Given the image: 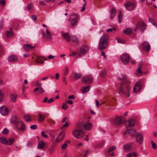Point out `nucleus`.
<instances>
[{"label": "nucleus", "instance_id": "obj_38", "mask_svg": "<svg viewBox=\"0 0 157 157\" xmlns=\"http://www.w3.org/2000/svg\"><path fill=\"white\" fill-rule=\"evenodd\" d=\"M75 79L80 78L82 75L81 74L79 73H76L75 74Z\"/></svg>", "mask_w": 157, "mask_h": 157}, {"label": "nucleus", "instance_id": "obj_46", "mask_svg": "<svg viewBox=\"0 0 157 157\" xmlns=\"http://www.w3.org/2000/svg\"><path fill=\"white\" fill-rule=\"evenodd\" d=\"M41 134L42 137L44 138H47L48 137V136L47 134L45 133V132L43 131L41 132Z\"/></svg>", "mask_w": 157, "mask_h": 157}, {"label": "nucleus", "instance_id": "obj_22", "mask_svg": "<svg viewBox=\"0 0 157 157\" xmlns=\"http://www.w3.org/2000/svg\"><path fill=\"white\" fill-rule=\"evenodd\" d=\"M17 57L15 55H12L8 58L9 61L10 62H13L16 61L17 59Z\"/></svg>", "mask_w": 157, "mask_h": 157}, {"label": "nucleus", "instance_id": "obj_24", "mask_svg": "<svg viewBox=\"0 0 157 157\" xmlns=\"http://www.w3.org/2000/svg\"><path fill=\"white\" fill-rule=\"evenodd\" d=\"M126 133H129L132 137L134 136L136 134V131L134 129H132L130 130H127L126 131Z\"/></svg>", "mask_w": 157, "mask_h": 157}, {"label": "nucleus", "instance_id": "obj_53", "mask_svg": "<svg viewBox=\"0 0 157 157\" xmlns=\"http://www.w3.org/2000/svg\"><path fill=\"white\" fill-rule=\"evenodd\" d=\"M68 123L67 122H66L63 125V126L61 127V129H63L64 127H68Z\"/></svg>", "mask_w": 157, "mask_h": 157}, {"label": "nucleus", "instance_id": "obj_52", "mask_svg": "<svg viewBox=\"0 0 157 157\" xmlns=\"http://www.w3.org/2000/svg\"><path fill=\"white\" fill-rule=\"evenodd\" d=\"M117 42L119 43H121V44H124V43L125 41L122 39L120 38H118L117 39Z\"/></svg>", "mask_w": 157, "mask_h": 157}, {"label": "nucleus", "instance_id": "obj_7", "mask_svg": "<svg viewBox=\"0 0 157 157\" xmlns=\"http://www.w3.org/2000/svg\"><path fill=\"white\" fill-rule=\"evenodd\" d=\"M146 28V25L144 22L142 21H139L137 24L136 29H139L143 31Z\"/></svg>", "mask_w": 157, "mask_h": 157}, {"label": "nucleus", "instance_id": "obj_39", "mask_svg": "<svg viewBox=\"0 0 157 157\" xmlns=\"http://www.w3.org/2000/svg\"><path fill=\"white\" fill-rule=\"evenodd\" d=\"M122 19V16L121 15V11H120L119 14L118 15V21L120 23H121Z\"/></svg>", "mask_w": 157, "mask_h": 157}, {"label": "nucleus", "instance_id": "obj_42", "mask_svg": "<svg viewBox=\"0 0 157 157\" xmlns=\"http://www.w3.org/2000/svg\"><path fill=\"white\" fill-rule=\"evenodd\" d=\"M149 21L151 22L153 25L155 26H157L156 22L155 21L151 18H149Z\"/></svg>", "mask_w": 157, "mask_h": 157}, {"label": "nucleus", "instance_id": "obj_47", "mask_svg": "<svg viewBox=\"0 0 157 157\" xmlns=\"http://www.w3.org/2000/svg\"><path fill=\"white\" fill-rule=\"evenodd\" d=\"M79 52H72V53L70 54L69 55V56H75L76 55H78V54L79 53Z\"/></svg>", "mask_w": 157, "mask_h": 157}, {"label": "nucleus", "instance_id": "obj_15", "mask_svg": "<svg viewBox=\"0 0 157 157\" xmlns=\"http://www.w3.org/2000/svg\"><path fill=\"white\" fill-rule=\"evenodd\" d=\"M141 89V83L138 82L136 83L133 88V92L135 93L139 92Z\"/></svg>", "mask_w": 157, "mask_h": 157}, {"label": "nucleus", "instance_id": "obj_56", "mask_svg": "<svg viewBox=\"0 0 157 157\" xmlns=\"http://www.w3.org/2000/svg\"><path fill=\"white\" fill-rule=\"evenodd\" d=\"M0 3L2 6H4L6 4V0H0Z\"/></svg>", "mask_w": 157, "mask_h": 157}, {"label": "nucleus", "instance_id": "obj_55", "mask_svg": "<svg viewBox=\"0 0 157 157\" xmlns=\"http://www.w3.org/2000/svg\"><path fill=\"white\" fill-rule=\"evenodd\" d=\"M126 78V76L125 75H123L122 77H119L118 78L121 80L124 79Z\"/></svg>", "mask_w": 157, "mask_h": 157}, {"label": "nucleus", "instance_id": "obj_49", "mask_svg": "<svg viewBox=\"0 0 157 157\" xmlns=\"http://www.w3.org/2000/svg\"><path fill=\"white\" fill-rule=\"evenodd\" d=\"M62 108L64 110H66L68 108V106L67 105L66 103H63V104Z\"/></svg>", "mask_w": 157, "mask_h": 157}, {"label": "nucleus", "instance_id": "obj_51", "mask_svg": "<svg viewBox=\"0 0 157 157\" xmlns=\"http://www.w3.org/2000/svg\"><path fill=\"white\" fill-rule=\"evenodd\" d=\"M33 7V5L32 4H30L28 5V6L26 7V8L28 10H29L32 8Z\"/></svg>", "mask_w": 157, "mask_h": 157}, {"label": "nucleus", "instance_id": "obj_3", "mask_svg": "<svg viewBox=\"0 0 157 157\" xmlns=\"http://www.w3.org/2000/svg\"><path fill=\"white\" fill-rule=\"evenodd\" d=\"M11 122L15 124L16 129L23 131L25 129V126L24 122L22 121H18L17 117L15 116L13 117Z\"/></svg>", "mask_w": 157, "mask_h": 157}, {"label": "nucleus", "instance_id": "obj_25", "mask_svg": "<svg viewBox=\"0 0 157 157\" xmlns=\"http://www.w3.org/2000/svg\"><path fill=\"white\" fill-rule=\"evenodd\" d=\"M131 148V145H125L123 146V148L125 152H128L130 151Z\"/></svg>", "mask_w": 157, "mask_h": 157}, {"label": "nucleus", "instance_id": "obj_63", "mask_svg": "<svg viewBox=\"0 0 157 157\" xmlns=\"http://www.w3.org/2000/svg\"><path fill=\"white\" fill-rule=\"evenodd\" d=\"M89 152V151L88 150H87L85 152L84 156V157H86L88 154Z\"/></svg>", "mask_w": 157, "mask_h": 157}, {"label": "nucleus", "instance_id": "obj_10", "mask_svg": "<svg viewBox=\"0 0 157 157\" xmlns=\"http://www.w3.org/2000/svg\"><path fill=\"white\" fill-rule=\"evenodd\" d=\"M83 82L87 83L88 84L91 83L92 81L93 77L91 75H89L83 77L82 78Z\"/></svg>", "mask_w": 157, "mask_h": 157}, {"label": "nucleus", "instance_id": "obj_58", "mask_svg": "<svg viewBox=\"0 0 157 157\" xmlns=\"http://www.w3.org/2000/svg\"><path fill=\"white\" fill-rule=\"evenodd\" d=\"M54 101V100L52 98H51L49 99L47 101V103L48 104H49L53 102Z\"/></svg>", "mask_w": 157, "mask_h": 157}, {"label": "nucleus", "instance_id": "obj_29", "mask_svg": "<svg viewBox=\"0 0 157 157\" xmlns=\"http://www.w3.org/2000/svg\"><path fill=\"white\" fill-rule=\"evenodd\" d=\"M0 142L3 144L6 145H9V143L6 138H0Z\"/></svg>", "mask_w": 157, "mask_h": 157}, {"label": "nucleus", "instance_id": "obj_45", "mask_svg": "<svg viewBox=\"0 0 157 157\" xmlns=\"http://www.w3.org/2000/svg\"><path fill=\"white\" fill-rule=\"evenodd\" d=\"M116 148V147L114 146L110 147L109 149L108 152H111L112 151L114 150Z\"/></svg>", "mask_w": 157, "mask_h": 157}, {"label": "nucleus", "instance_id": "obj_12", "mask_svg": "<svg viewBox=\"0 0 157 157\" xmlns=\"http://www.w3.org/2000/svg\"><path fill=\"white\" fill-rule=\"evenodd\" d=\"M65 133V132L64 131L61 132L56 137V141L58 143L61 142L64 139Z\"/></svg>", "mask_w": 157, "mask_h": 157}, {"label": "nucleus", "instance_id": "obj_1", "mask_svg": "<svg viewBox=\"0 0 157 157\" xmlns=\"http://www.w3.org/2000/svg\"><path fill=\"white\" fill-rule=\"evenodd\" d=\"M131 89L130 82L125 81L120 84L118 90L119 94L122 96L129 97Z\"/></svg>", "mask_w": 157, "mask_h": 157}, {"label": "nucleus", "instance_id": "obj_17", "mask_svg": "<svg viewBox=\"0 0 157 157\" xmlns=\"http://www.w3.org/2000/svg\"><path fill=\"white\" fill-rule=\"evenodd\" d=\"M143 50L145 51H148L150 49L151 47L147 41L143 42L142 45Z\"/></svg>", "mask_w": 157, "mask_h": 157}, {"label": "nucleus", "instance_id": "obj_54", "mask_svg": "<svg viewBox=\"0 0 157 157\" xmlns=\"http://www.w3.org/2000/svg\"><path fill=\"white\" fill-rule=\"evenodd\" d=\"M9 131L6 128H5L2 131V133L4 134H6L8 133Z\"/></svg>", "mask_w": 157, "mask_h": 157}, {"label": "nucleus", "instance_id": "obj_48", "mask_svg": "<svg viewBox=\"0 0 157 157\" xmlns=\"http://www.w3.org/2000/svg\"><path fill=\"white\" fill-rule=\"evenodd\" d=\"M9 145H12L14 141V139L12 138H9Z\"/></svg>", "mask_w": 157, "mask_h": 157}, {"label": "nucleus", "instance_id": "obj_18", "mask_svg": "<svg viewBox=\"0 0 157 157\" xmlns=\"http://www.w3.org/2000/svg\"><path fill=\"white\" fill-rule=\"evenodd\" d=\"M0 112L2 115H6L8 113V109L6 107L2 106L0 108Z\"/></svg>", "mask_w": 157, "mask_h": 157}, {"label": "nucleus", "instance_id": "obj_21", "mask_svg": "<svg viewBox=\"0 0 157 157\" xmlns=\"http://www.w3.org/2000/svg\"><path fill=\"white\" fill-rule=\"evenodd\" d=\"M45 143L42 140L39 141L37 146V148L38 149H43L45 145Z\"/></svg>", "mask_w": 157, "mask_h": 157}, {"label": "nucleus", "instance_id": "obj_33", "mask_svg": "<svg viewBox=\"0 0 157 157\" xmlns=\"http://www.w3.org/2000/svg\"><path fill=\"white\" fill-rule=\"evenodd\" d=\"M132 30L131 29L128 28L124 30L123 32L124 34H126L129 35L132 32Z\"/></svg>", "mask_w": 157, "mask_h": 157}, {"label": "nucleus", "instance_id": "obj_64", "mask_svg": "<svg viewBox=\"0 0 157 157\" xmlns=\"http://www.w3.org/2000/svg\"><path fill=\"white\" fill-rule=\"evenodd\" d=\"M101 54V55L102 56H103L105 58H106V56L105 55V54L104 52H103V51H102Z\"/></svg>", "mask_w": 157, "mask_h": 157}, {"label": "nucleus", "instance_id": "obj_9", "mask_svg": "<svg viewBox=\"0 0 157 157\" xmlns=\"http://www.w3.org/2000/svg\"><path fill=\"white\" fill-rule=\"evenodd\" d=\"M42 34L43 37L45 39L48 40H51L52 38V34L49 32L48 29H46V33L44 32L42 33Z\"/></svg>", "mask_w": 157, "mask_h": 157}, {"label": "nucleus", "instance_id": "obj_4", "mask_svg": "<svg viewBox=\"0 0 157 157\" xmlns=\"http://www.w3.org/2000/svg\"><path fill=\"white\" fill-rule=\"evenodd\" d=\"M78 18V16L76 13H73L70 15L68 21L71 20L70 24L72 27H74L77 25Z\"/></svg>", "mask_w": 157, "mask_h": 157}, {"label": "nucleus", "instance_id": "obj_43", "mask_svg": "<svg viewBox=\"0 0 157 157\" xmlns=\"http://www.w3.org/2000/svg\"><path fill=\"white\" fill-rule=\"evenodd\" d=\"M68 144L66 143H64L61 146V148L63 150H65L67 147Z\"/></svg>", "mask_w": 157, "mask_h": 157}, {"label": "nucleus", "instance_id": "obj_60", "mask_svg": "<svg viewBox=\"0 0 157 157\" xmlns=\"http://www.w3.org/2000/svg\"><path fill=\"white\" fill-rule=\"evenodd\" d=\"M31 17L34 21H36V17L35 15H32Z\"/></svg>", "mask_w": 157, "mask_h": 157}, {"label": "nucleus", "instance_id": "obj_13", "mask_svg": "<svg viewBox=\"0 0 157 157\" xmlns=\"http://www.w3.org/2000/svg\"><path fill=\"white\" fill-rule=\"evenodd\" d=\"M126 9L128 10H132L135 8L134 4L131 2H128L124 5Z\"/></svg>", "mask_w": 157, "mask_h": 157}, {"label": "nucleus", "instance_id": "obj_30", "mask_svg": "<svg viewBox=\"0 0 157 157\" xmlns=\"http://www.w3.org/2000/svg\"><path fill=\"white\" fill-rule=\"evenodd\" d=\"M92 126L91 123H87L84 125V128L88 130H90L92 128Z\"/></svg>", "mask_w": 157, "mask_h": 157}, {"label": "nucleus", "instance_id": "obj_36", "mask_svg": "<svg viewBox=\"0 0 157 157\" xmlns=\"http://www.w3.org/2000/svg\"><path fill=\"white\" fill-rule=\"evenodd\" d=\"M44 116L43 115L40 114L38 116V121L40 122L42 121L44 119Z\"/></svg>", "mask_w": 157, "mask_h": 157}, {"label": "nucleus", "instance_id": "obj_28", "mask_svg": "<svg viewBox=\"0 0 157 157\" xmlns=\"http://www.w3.org/2000/svg\"><path fill=\"white\" fill-rule=\"evenodd\" d=\"M17 95L14 94H11L10 95V98L11 101L14 102H16V99L17 98Z\"/></svg>", "mask_w": 157, "mask_h": 157}, {"label": "nucleus", "instance_id": "obj_14", "mask_svg": "<svg viewBox=\"0 0 157 157\" xmlns=\"http://www.w3.org/2000/svg\"><path fill=\"white\" fill-rule=\"evenodd\" d=\"M114 123L117 125H120L123 123L124 121L121 116H118L115 118Z\"/></svg>", "mask_w": 157, "mask_h": 157}, {"label": "nucleus", "instance_id": "obj_35", "mask_svg": "<svg viewBox=\"0 0 157 157\" xmlns=\"http://www.w3.org/2000/svg\"><path fill=\"white\" fill-rule=\"evenodd\" d=\"M24 118L27 122L31 121V117L29 115H25L24 116Z\"/></svg>", "mask_w": 157, "mask_h": 157}, {"label": "nucleus", "instance_id": "obj_2", "mask_svg": "<svg viewBox=\"0 0 157 157\" xmlns=\"http://www.w3.org/2000/svg\"><path fill=\"white\" fill-rule=\"evenodd\" d=\"M108 36L106 34H104L101 37L98 46V48L101 50L105 49L108 44Z\"/></svg>", "mask_w": 157, "mask_h": 157}, {"label": "nucleus", "instance_id": "obj_50", "mask_svg": "<svg viewBox=\"0 0 157 157\" xmlns=\"http://www.w3.org/2000/svg\"><path fill=\"white\" fill-rule=\"evenodd\" d=\"M105 71H103L100 72V75L101 77H104L105 75Z\"/></svg>", "mask_w": 157, "mask_h": 157}, {"label": "nucleus", "instance_id": "obj_26", "mask_svg": "<svg viewBox=\"0 0 157 157\" xmlns=\"http://www.w3.org/2000/svg\"><path fill=\"white\" fill-rule=\"evenodd\" d=\"M116 13V10L114 8H113L110 11V18L111 19H113V18L115 16Z\"/></svg>", "mask_w": 157, "mask_h": 157}, {"label": "nucleus", "instance_id": "obj_31", "mask_svg": "<svg viewBox=\"0 0 157 157\" xmlns=\"http://www.w3.org/2000/svg\"><path fill=\"white\" fill-rule=\"evenodd\" d=\"M90 86H88L83 87L82 90V92L83 93H85L88 92L90 90Z\"/></svg>", "mask_w": 157, "mask_h": 157}, {"label": "nucleus", "instance_id": "obj_44", "mask_svg": "<svg viewBox=\"0 0 157 157\" xmlns=\"http://www.w3.org/2000/svg\"><path fill=\"white\" fill-rule=\"evenodd\" d=\"M151 143L152 144V148L154 149H156L157 148V146L156 145V144L155 143H154L152 141H151Z\"/></svg>", "mask_w": 157, "mask_h": 157}, {"label": "nucleus", "instance_id": "obj_8", "mask_svg": "<svg viewBox=\"0 0 157 157\" xmlns=\"http://www.w3.org/2000/svg\"><path fill=\"white\" fill-rule=\"evenodd\" d=\"M121 58L122 62L124 64H127L129 60L130 57L127 53H124L121 55Z\"/></svg>", "mask_w": 157, "mask_h": 157}, {"label": "nucleus", "instance_id": "obj_34", "mask_svg": "<svg viewBox=\"0 0 157 157\" xmlns=\"http://www.w3.org/2000/svg\"><path fill=\"white\" fill-rule=\"evenodd\" d=\"M63 36L64 38L67 41H70L71 39L70 36L69 35L68 33H66L63 34Z\"/></svg>", "mask_w": 157, "mask_h": 157}, {"label": "nucleus", "instance_id": "obj_5", "mask_svg": "<svg viewBox=\"0 0 157 157\" xmlns=\"http://www.w3.org/2000/svg\"><path fill=\"white\" fill-rule=\"evenodd\" d=\"M73 134L77 138L81 139L83 137L84 134V132L80 130H75L73 132Z\"/></svg>", "mask_w": 157, "mask_h": 157}, {"label": "nucleus", "instance_id": "obj_61", "mask_svg": "<svg viewBox=\"0 0 157 157\" xmlns=\"http://www.w3.org/2000/svg\"><path fill=\"white\" fill-rule=\"evenodd\" d=\"M75 98V97L73 95L69 96L68 97V98L69 99H74Z\"/></svg>", "mask_w": 157, "mask_h": 157}, {"label": "nucleus", "instance_id": "obj_19", "mask_svg": "<svg viewBox=\"0 0 157 157\" xmlns=\"http://www.w3.org/2000/svg\"><path fill=\"white\" fill-rule=\"evenodd\" d=\"M37 91H38V93L35 94L36 95L40 94L45 91L41 86H38L34 89V92H36Z\"/></svg>", "mask_w": 157, "mask_h": 157}, {"label": "nucleus", "instance_id": "obj_11", "mask_svg": "<svg viewBox=\"0 0 157 157\" xmlns=\"http://www.w3.org/2000/svg\"><path fill=\"white\" fill-rule=\"evenodd\" d=\"M135 124V121L133 119H130L126 121L125 123V125L127 129V130L128 131V128H132L134 126Z\"/></svg>", "mask_w": 157, "mask_h": 157}, {"label": "nucleus", "instance_id": "obj_32", "mask_svg": "<svg viewBox=\"0 0 157 157\" xmlns=\"http://www.w3.org/2000/svg\"><path fill=\"white\" fill-rule=\"evenodd\" d=\"M6 34L7 38L11 37L14 35V33L12 31H6Z\"/></svg>", "mask_w": 157, "mask_h": 157}, {"label": "nucleus", "instance_id": "obj_27", "mask_svg": "<svg viewBox=\"0 0 157 157\" xmlns=\"http://www.w3.org/2000/svg\"><path fill=\"white\" fill-rule=\"evenodd\" d=\"M24 48L26 51H29L32 48H35V46H32L29 44H26L24 46Z\"/></svg>", "mask_w": 157, "mask_h": 157}, {"label": "nucleus", "instance_id": "obj_40", "mask_svg": "<svg viewBox=\"0 0 157 157\" xmlns=\"http://www.w3.org/2000/svg\"><path fill=\"white\" fill-rule=\"evenodd\" d=\"M4 95L2 91L0 90V103L2 102L3 100Z\"/></svg>", "mask_w": 157, "mask_h": 157}, {"label": "nucleus", "instance_id": "obj_41", "mask_svg": "<svg viewBox=\"0 0 157 157\" xmlns=\"http://www.w3.org/2000/svg\"><path fill=\"white\" fill-rule=\"evenodd\" d=\"M77 128H78L81 129L83 128H84V125L82 123L78 124L77 126Z\"/></svg>", "mask_w": 157, "mask_h": 157}, {"label": "nucleus", "instance_id": "obj_6", "mask_svg": "<svg viewBox=\"0 0 157 157\" xmlns=\"http://www.w3.org/2000/svg\"><path fill=\"white\" fill-rule=\"evenodd\" d=\"M89 50V48L87 46L82 45L80 47L79 52L78 54V56L80 57L86 53Z\"/></svg>", "mask_w": 157, "mask_h": 157}, {"label": "nucleus", "instance_id": "obj_23", "mask_svg": "<svg viewBox=\"0 0 157 157\" xmlns=\"http://www.w3.org/2000/svg\"><path fill=\"white\" fill-rule=\"evenodd\" d=\"M42 59H44L45 60H46L47 59L43 57H42L40 56H37L36 57V63H42L44 62V61H41Z\"/></svg>", "mask_w": 157, "mask_h": 157}, {"label": "nucleus", "instance_id": "obj_20", "mask_svg": "<svg viewBox=\"0 0 157 157\" xmlns=\"http://www.w3.org/2000/svg\"><path fill=\"white\" fill-rule=\"evenodd\" d=\"M142 65V64L141 63H140V66H139L138 69L136 71L135 74L138 76H140L142 75V72L141 71Z\"/></svg>", "mask_w": 157, "mask_h": 157}, {"label": "nucleus", "instance_id": "obj_59", "mask_svg": "<svg viewBox=\"0 0 157 157\" xmlns=\"http://www.w3.org/2000/svg\"><path fill=\"white\" fill-rule=\"evenodd\" d=\"M116 29V28H113L112 29H108L106 31L107 32H112L113 30H115Z\"/></svg>", "mask_w": 157, "mask_h": 157}, {"label": "nucleus", "instance_id": "obj_57", "mask_svg": "<svg viewBox=\"0 0 157 157\" xmlns=\"http://www.w3.org/2000/svg\"><path fill=\"white\" fill-rule=\"evenodd\" d=\"M30 128L31 129H35L37 128V126L35 125H31Z\"/></svg>", "mask_w": 157, "mask_h": 157}, {"label": "nucleus", "instance_id": "obj_16", "mask_svg": "<svg viewBox=\"0 0 157 157\" xmlns=\"http://www.w3.org/2000/svg\"><path fill=\"white\" fill-rule=\"evenodd\" d=\"M143 136L142 133H138L136 136V140L140 144H141L143 141Z\"/></svg>", "mask_w": 157, "mask_h": 157}, {"label": "nucleus", "instance_id": "obj_62", "mask_svg": "<svg viewBox=\"0 0 157 157\" xmlns=\"http://www.w3.org/2000/svg\"><path fill=\"white\" fill-rule=\"evenodd\" d=\"M40 4L41 6L45 5V4L44 1H40Z\"/></svg>", "mask_w": 157, "mask_h": 157}, {"label": "nucleus", "instance_id": "obj_37", "mask_svg": "<svg viewBox=\"0 0 157 157\" xmlns=\"http://www.w3.org/2000/svg\"><path fill=\"white\" fill-rule=\"evenodd\" d=\"M72 41L75 43H78V38L75 36H72L71 38Z\"/></svg>", "mask_w": 157, "mask_h": 157}]
</instances>
